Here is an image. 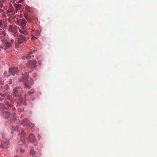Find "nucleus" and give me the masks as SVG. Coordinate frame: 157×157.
<instances>
[{
	"label": "nucleus",
	"instance_id": "obj_9",
	"mask_svg": "<svg viewBox=\"0 0 157 157\" xmlns=\"http://www.w3.org/2000/svg\"><path fill=\"white\" fill-rule=\"evenodd\" d=\"M18 68L10 67L9 68V73L10 75L12 74L14 76L15 74H17L18 73Z\"/></svg>",
	"mask_w": 157,
	"mask_h": 157
},
{
	"label": "nucleus",
	"instance_id": "obj_28",
	"mask_svg": "<svg viewBox=\"0 0 157 157\" xmlns=\"http://www.w3.org/2000/svg\"><path fill=\"white\" fill-rule=\"evenodd\" d=\"M10 85L12 84V80L11 79H10L7 82Z\"/></svg>",
	"mask_w": 157,
	"mask_h": 157
},
{
	"label": "nucleus",
	"instance_id": "obj_18",
	"mask_svg": "<svg viewBox=\"0 0 157 157\" xmlns=\"http://www.w3.org/2000/svg\"><path fill=\"white\" fill-rule=\"evenodd\" d=\"M29 153L30 155L33 156L35 155L36 154V152L34 151V149L33 147H31V148Z\"/></svg>",
	"mask_w": 157,
	"mask_h": 157
},
{
	"label": "nucleus",
	"instance_id": "obj_40",
	"mask_svg": "<svg viewBox=\"0 0 157 157\" xmlns=\"http://www.w3.org/2000/svg\"><path fill=\"white\" fill-rule=\"evenodd\" d=\"M2 11V10L1 9H0V13H1Z\"/></svg>",
	"mask_w": 157,
	"mask_h": 157
},
{
	"label": "nucleus",
	"instance_id": "obj_25",
	"mask_svg": "<svg viewBox=\"0 0 157 157\" xmlns=\"http://www.w3.org/2000/svg\"><path fill=\"white\" fill-rule=\"evenodd\" d=\"M21 136L22 137H25L26 136V134L24 132V131L22 130L21 131Z\"/></svg>",
	"mask_w": 157,
	"mask_h": 157
},
{
	"label": "nucleus",
	"instance_id": "obj_41",
	"mask_svg": "<svg viewBox=\"0 0 157 157\" xmlns=\"http://www.w3.org/2000/svg\"><path fill=\"white\" fill-rule=\"evenodd\" d=\"M12 109L13 110H14V109H15V108L14 107L13 108H12Z\"/></svg>",
	"mask_w": 157,
	"mask_h": 157
},
{
	"label": "nucleus",
	"instance_id": "obj_38",
	"mask_svg": "<svg viewBox=\"0 0 157 157\" xmlns=\"http://www.w3.org/2000/svg\"><path fill=\"white\" fill-rule=\"evenodd\" d=\"M22 1H23L22 0H21L19 1V2H18L21 3V2H22Z\"/></svg>",
	"mask_w": 157,
	"mask_h": 157
},
{
	"label": "nucleus",
	"instance_id": "obj_8",
	"mask_svg": "<svg viewBox=\"0 0 157 157\" xmlns=\"http://www.w3.org/2000/svg\"><path fill=\"white\" fill-rule=\"evenodd\" d=\"M21 124L23 125H25L26 126H30L33 127L34 124L30 123L29 121L26 119L23 120L21 121Z\"/></svg>",
	"mask_w": 157,
	"mask_h": 157
},
{
	"label": "nucleus",
	"instance_id": "obj_14",
	"mask_svg": "<svg viewBox=\"0 0 157 157\" xmlns=\"http://www.w3.org/2000/svg\"><path fill=\"white\" fill-rule=\"evenodd\" d=\"M26 21H25L24 19H22L21 20V22L20 25L22 27V29H24L25 26L26 25Z\"/></svg>",
	"mask_w": 157,
	"mask_h": 157
},
{
	"label": "nucleus",
	"instance_id": "obj_31",
	"mask_svg": "<svg viewBox=\"0 0 157 157\" xmlns=\"http://www.w3.org/2000/svg\"><path fill=\"white\" fill-rule=\"evenodd\" d=\"M25 18L27 19L29 22L30 21V18L28 16H26Z\"/></svg>",
	"mask_w": 157,
	"mask_h": 157
},
{
	"label": "nucleus",
	"instance_id": "obj_20",
	"mask_svg": "<svg viewBox=\"0 0 157 157\" xmlns=\"http://www.w3.org/2000/svg\"><path fill=\"white\" fill-rule=\"evenodd\" d=\"M34 90L33 89H31L30 91L28 92L27 94L28 95L30 96L34 94Z\"/></svg>",
	"mask_w": 157,
	"mask_h": 157
},
{
	"label": "nucleus",
	"instance_id": "obj_24",
	"mask_svg": "<svg viewBox=\"0 0 157 157\" xmlns=\"http://www.w3.org/2000/svg\"><path fill=\"white\" fill-rule=\"evenodd\" d=\"M3 89H5L6 90L8 91L9 89V87L8 84H6L4 86Z\"/></svg>",
	"mask_w": 157,
	"mask_h": 157
},
{
	"label": "nucleus",
	"instance_id": "obj_29",
	"mask_svg": "<svg viewBox=\"0 0 157 157\" xmlns=\"http://www.w3.org/2000/svg\"><path fill=\"white\" fill-rule=\"evenodd\" d=\"M36 73H35V74H34V75L33 76V78L32 79V80H36V78H35L36 77Z\"/></svg>",
	"mask_w": 157,
	"mask_h": 157
},
{
	"label": "nucleus",
	"instance_id": "obj_19",
	"mask_svg": "<svg viewBox=\"0 0 157 157\" xmlns=\"http://www.w3.org/2000/svg\"><path fill=\"white\" fill-rule=\"evenodd\" d=\"M18 29H19V31L20 33L24 34L25 35H27V33L26 31L25 30V28L24 29H20L19 27H18Z\"/></svg>",
	"mask_w": 157,
	"mask_h": 157
},
{
	"label": "nucleus",
	"instance_id": "obj_35",
	"mask_svg": "<svg viewBox=\"0 0 157 157\" xmlns=\"http://www.w3.org/2000/svg\"><path fill=\"white\" fill-rule=\"evenodd\" d=\"M3 7V5L2 3V2L0 1V8H2Z\"/></svg>",
	"mask_w": 157,
	"mask_h": 157
},
{
	"label": "nucleus",
	"instance_id": "obj_42",
	"mask_svg": "<svg viewBox=\"0 0 157 157\" xmlns=\"http://www.w3.org/2000/svg\"><path fill=\"white\" fill-rule=\"evenodd\" d=\"M14 157H20V156H15Z\"/></svg>",
	"mask_w": 157,
	"mask_h": 157
},
{
	"label": "nucleus",
	"instance_id": "obj_37",
	"mask_svg": "<svg viewBox=\"0 0 157 157\" xmlns=\"http://www.w3.org/2000/svg\"><path fill=\"white\" fill-rule=\"evenodd\" d=\"M38 139L39 140H40V138H41V137L40 136V135H39V134L38 135Z\"/></svg>",
	"mask_w": 157,
	"mask_h": 157
},
{
	"label": "nucleus",
	"instance_id": "obj_32",
	"mask_svg": "<svg viewBox=\"0 0 157 157\" xmlns=\"http://www.w3.org/2000/svg\"><path fill=\"white\" fill-rule=\"evenodd\" d=\"M20 22H21V20H17V21H16L15 22L17 24L20 25Z\"/></svg>",
	"mask_w": 157,
	"mask_h": 157
},
{
	"label": "nucleus",
	"instance_id": "obj_30",
	"mask_svg": "<svg viewBox=\"0 0 157 157\" xmlns=\"http://www.w3.org/2000/svg\"><path fill=\"white\" fill-rule=\"evenodd\" d=\"M36 33H35V34L36 35H38L40 34V32L39 30H36L35 31H34Z\"/></svg>",
	"mask_w": 157,
	"mask_h": 157
},
{
	"label": "nucleus",
	"instance_id": "obj_4",
	"mask_svg": "<svg viewBox=\"0 0 157 157\" xmlns=\"http://www.w3.org/2000/svg\"><path fill=\"white\" fill-rule=\"evenodd\" d=\"M10 143L9 141L2 136V140L0 147L4 148H7L8 147V145Z\"/></svg>",
	"mask_w": 157,
	"mask_h": 157
},
{
	"label": "nucleus",
	"instance_id": "obj_7",
	"mask_svg": "<svg viewBox=\"0 0 157 157\" xmlns=\"http://www.w3.org/2000/svg\"><path fill=\"white\" fill-rule=\"evenodd\" d=\"M1 42L5 46V48H4V49L5 50L12 47V45H11V43H10V42L8 41L7 40L2 39L1 40Z\"/></svg>",
	"mask_w": 157,
	"mask_h": 157
},
{
	"label": "nucleus",
	"instance_id": "obj_34",
	"mask_svg": "<svg viewBox=\"0 0 157 157\" xmlns=\"http://www.w3.org/2000/svg\"><path fill=\"white\" fill-rule=\"evenodd\" d=\"M32 36V38H31V39H32V40H34L35 39H37V38H36V37H35L33 36Z\"/></svg>",
	"mask_w": 157,
	"mask_h": 157
},
{
	"label": "nucleus",
	"instance_id": "obj_17",
	"mask_svg": "<svg viewBox=\"0 0 157 157\" xmlns=\"http://www.w3.org/2000/svg\"><path fill=\"white\" fill-rule=\"evenodd\" d=\"M6 24L5 23L4 20H0V27L3 28L6 26Z\"/></svg>",
	"mask_w": 157,
	"mask_h": 157
},
{
	"label": "nucleus",
	"instance_id": "obj_10",
	"mask_svg": "<svg viewBox=\"0 0 157 157\" xmlns=\"http://www.w3.org/2000/svg\"><path fill=\"white\" fill-rule=\"evenodd\" d=\"M13 105L8 103V102H6L5 104H0V107L4 109H8L9 108L12 107ZM11 109V108L10 109Z\"/></svg>",
	"mask_w": 157,
	"mask_h": 157
},
{
	"label": "nucleus",
	"instance_id": "obj_26",
	"mask_svg": "<svg viewBox=\"0 0 157 157\" xmlns=\"http://www.w3.org/2000/svg\"><path fill=\"white\" fill-rule=\"evenodd\" d=\"M7 93H1L0 94V95L1 96H2V97H5L7 95Z\"/></svg>",
	"mask_w": 157,
	"mask_h": 157
},
{
	"label": "nucleus",
	"instance_id": "obj_11",
	"mask_svg": "<svg viewBox=\"0 0 157 157\" xmlns=\"http://www.w3.org/2000/svg\"><path fill=\"white\" fill-rule=\"evenodd\" d=\"M25 38L24 35H19L18 38V42L19 44H21L23 41H25Z\"/></svg>",
	"mask_w": 157,
	"mask_h": 157
},
{
	"label": "nucleus",
	"instance_id": "obj_22",
	"mask_svg": "<svg viewBox=\"0 0 157 157\" xmlns=\"http://www.w3.org/2000/svg\"><path fill=\"white\" fill-rule=\"evenodd\" d=\"M3 75L4 76L6 77H8L10 75L9 74V71L7 72L6 71H5L4 72Z\"/></svg>",
	"mask_w": 157,
	"mask_h": 157
},
{
	"label": "nucleus",
	"instance_id": "obj_12",
	"mask_svg": "<svg viewBox=\"0 0 157 157\" xmlns=\"http://www.w3.org/2000/svg\"><path fill=\"white\" fill-rule=\"evenodd\" d=\"M28 139L29 141L32 143H34L36 140L35 136L33 134H30L29 135Z\"/></svg>",
	"mask_w": 157,
	"mask_h": 157
},
{
	"label": "nucleus",
	"instance_id": "obj_5",
	"mask_svg": "<svg viewBox=\"0 0 157 157\" xmlns=\"http://www.w3.org/2000/svg\"><path fill=\"white\" fill-rule=\"evenodd\" d=\"M22 92L21 88L20 87H17L13 89V96L15 97H20Z\"/></svg>",
	"mask_w": 157,
	"mask_h": 157
},
{
	"label": "nucleus",
	"instance_id": "obj_15",
	"mask_svg": "<svg viewBox=\"0 0 157 157\" xmlns=\"http://www.w3.org/2000/svg\"><path fill=\"white\" fill-rule=\"evenodd\" d=\"M0 35L3 37H5L6 36V33L5 32V31L3 29H0Z\"/></svg>",
	"mask_w": 157,
	"mask_h": 157
},
{
	"label": "nucleus",
	"instance_id": "obj_36",
	"mask_svg": "<svg viewBox=\"0 0 157 157\" xmlns=\"http://www.w3.org/2000/svg\"><path fill=\"white\" fill-rule=\"evenodd\" d=\"M25 150L24 149H21L20 151L22 153H24L25 152Z\"/></svg>",
	"mask_w": 157,
	"mask_h": 157
},
{
	"label": "nucleus",
	"instance_id": "obj_23",
	"mask_svg": "<svg viewBox=\"0 0 157 157\" xmlns=\"http://www.w3.org/2000/svg\"><path fill=\"white\" fill-rule=\"evenodd\" d=\"M18 128L17 127H12L11 128V133L14 131H16L17 130Z\"/></svg>",
	"mask_w": 157,
	"mask_h": 157
},
{
	"label": "nucleus",
	"instance_id": "obj_6",
	"mask_svg": "<svg viewBox=\"0 0 157 157\" xmlns=\"http://www.w3.org/2000/svg\"><path fill=\"white\" fill-rule=\"evenodd\" d=\"M18 27L17 25H15L13 26L12 25H10L9 26V30L11 32L16 35L17 33Z\"/></svg>",
	"mask_w": 157,
	"mask_h": 157
},
{
	"label": "nucleus",
	"instance_id": "obj_2",
	"mask_svg": "<svg viewBox=\"0 0 157 157\" xmlns=\"http://www.w3.org/2000/svg\"><path fill=\"white\" fill-rule=\"evenodd\" d=\"M2 115L3 117L9 119L10 121H14L16 116L15 112H13L12 113H11L6 111H4L3 112Z\"/></svg>",
	"mask_w": 157,
	"mask_h": 157
},
{
	"label": "nucleus",
	"instance_id": "obj_1",
	"mask_svg": "<svg viewBox=\"0 0 157 157\" xmlns=\"http://www.w3.org/2000/svg\"><path fill=\"white\" fill-rule=\"evenodd\" d=\"M28 74L27 72H25L22 74L21 78L19 79L20 82H24V85L25 87L29 89L31 88V87L30 86V82L28 79Z\"/></svg>",
	"mask_w": 157,
	"mask_h": 157
},
{
	"label": "nucleus",
	"instance_id": "obj_39",
	"mask_svg": "<svg viewBox=\"0 0 157 157\" xmlns=\"http://www.w3.org/2000/svg\"><path fill=\"white\" fill-rule=\"evenodd\" d=\"M0 48H1L2 49V48H3V45H1V47H0Z\"/></svg>",
	"mask_w": 157,
	"mask_h": 157
},
{
	"label": "nucleus",
	"instance_id": "obj_21",
	"mask_svg": "<svg viewBox=\"0 0 157 157\" xmlns=\"http://www.w3.org/2000/svg\"><path fill=\"white\" fill-rule=\"evenodd\" d=\"M11 102V103H13V102L12 100V96L11 95H8L6 97Z\"/></svg>",
	"mask_w": 157,
	"mask_h": 157
},
{
	"label": "nucleus",
	"instance_id": "obj_13",
	"mask_svg": "<svg viewBox=\"0 0 157 157\" xmlns=\"http://www.w3.org/2000/svg\"><path fill=\"white\" fill-rule=\"evenodd\" d=\"M33 52L32 51L30 52L28 54L27 56H22V59H29L32 57H33L34 55H33Z\"/></svg>",
	"mask_w": 157,
	"mask_h": 157
},
{
	"label": "nucleus",
	"instance_id": "obj_27",
	"mask_svg": "<svg viewBox=\"0 0 157 157\" xmlns=\"http://www.w3.org/2000/svg\"><path fill=\"white\" fill-rule=\"evenodd\" d=\"M23 100V99L21 98H20L19 99V100L18 101V103L19 105L21 104L22 103V101Z\"/></svg>",
	"mask_w": 157,
	"mask_h": 157
},
{
	"label": "nucleus",
	"instance_id": "obj_16",
	"mask_svg": "<svg viewBox=\"0 0 157 157\" xmlns=\"http://www.w3.org/2000/svg\"><path fill=\"white\" fill-rule=\"evenodd\" d=\"M14 6L15 8V10L17 12L18 10L21 8V5L18 4H15Z\"/></svg>",
	"mask_w": 157,
	"mask_h": 157
},
{
	"label": "nucleus",
	"instance_id": "obj_43",
	"mask_svg": "<svg viewBox=\"0 0 157 157\" xmlns=\"http://www.w3.org/2000/svg\"><path fill=\"white\" fill-rule=\"evenodd\" d=\"M35 157H38V156H36Z\"/></svg>",
	"mask_w": 157,
	"mask_h": 157
},
{
	"label": "nucleus",
	"instance_id": "obj_3",
	"mask_svg": "<svg viewBox=\"0 0 157 157\" xmlns=\"http://www.w3.org/2000/svg\"><path fill=\"white\" fill-rule=\"evenodd\" d=\"M36 62L35 60L33 61L30 60L27 63L26 67L28 68H30V70L32 71L36 67Z\"/></svg>",
	"mask_w": 157,
	"mask_h": 157
},
{
	"label": "nucleus",
	"instance_id": "obj_33",
	"mask_svg": "<svg viewBox=\"0 0 157 157\" xmlns=\"http://www.w3.org/2000/svg\"><path fill=\"white\" fill-rule=\"evenodd\" d=\"M10 42V43H11V45H12V44L14 42V40L13 39H11L10 41V42Z\"/></svg>",
	"mask_w": 157,
	"mask_h": 157
}]
</instances>
